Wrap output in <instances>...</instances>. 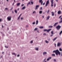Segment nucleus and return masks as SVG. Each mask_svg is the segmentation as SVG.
<instances>
[{
  "instance_id": "37998d69",
  "label": "nucleus",
  "mask_w": 62,
  "mask_h": 62,
  "mask_svg": "<svg viewBox=\"0 0 62 62\" xmlns=\"http://www.w3.org/2000/svg\"><path fill=\"white\" fill-rule=\"evenodd\" d=\"M23 19V17H21V20H22V19Z\"/></svg>"
},
{
  "instance_id": "49530a36",
  "label": "nucleus",
  "mask_w": 62,
  "mask_h": 62,
  "mask_svg": "<svg viewBox=\"0 0 62 62\" xmlns=\"http://www.w3.org/2000/svg\"><path fill=\"white\" fill-rule=\"evenodd\" d=\"M14 3L13 2V3L12 4V5L13 6H14Z\"/></svg>"
},
{
  "instance_id": "7c9ffc66",
  "label": "nucleus",
  "mask_w": 62,
  "mask_h": 62,
  "mask_svg": "<svg viewBox=\"0 0 62 62\" xmlns=\"http://www.w3.org/2000/svg\"><path fill=\"white\" fill-rule=\"evenodd\" d=\"M59 50L60 51H62V49L61 48H60Z\"/></svg>"
},
{
  "instance_id": "774afa93",
  "label": "nucleus",
  "mask_w": 62,
  "mask_h": 62,
  "mask_svg": "<svg viewBox=\"0 0 62 62\" xmlns=\"http://www.w3.org/2000/svg\"><path fill=\"white\" fill-rule=\"evenodd\" d=\"M14 2H16L15 0H14Z\"/></svg>"
},
{
  "instance_id": "a18cd8bd",
  "label": "nucleus",
  "mask_w": 62,
  "mask_h": 62,
  "mask_svg": "<svg viewBox=\"0 0 62 62\" xmlns=\"http://www.w3.org/2000/svg\"><path fill=\"white\" fill-rule=\"evenodd\" d=\"M61 17H62V16H60V17H59V18H61Z\"/></svg>"
},
{
  "instance_id": "c85d7f7f",
  "label": "nucleus",
  "mask_w": 62,
  "mask_h": 62,
  "mask_svg": "<svg viewBox=\"0 0 62 62\" xmlns=\"http://www.w3.org/2000/svg\"><path fill=\"white\" fill-rule=\"evenodd\" d=\"M53 4H54V3H51V6L52 7H53Z\"/></svg>"
},
{
  "instance_id": "5701e85b",
  "label": "nucleus",
  "mask_w": 62,
  "mask_h": 62,
  "mask_svg": "<svg viewBox=\"0 0 62 62\" xmlns=\"http://www.w3.org/2000/svg\"><path fill=\"white\" fill-rule=\"evenodd\" d=\"M62 23V20H61V21H60L59 22V23Z\"/></svg>"
},
{
  "instance_id": "393cba45",
  "label": "nucleus",
  "mask_w": 62,
  "mask_h": 62,
  "mask_svg": "<svg viewBox=\"0 0 62 62\" xmlns=\"http://www.w3.org/2000/svg\"><path fill=\"white\" fill-rule=\"evenodd\" d=\"M42 12L41 11H39V13L40 14H41L42 13Z\"/></svg>"
},
{
  "instance_id": "2eb2a0df",
  "label": "nucleus",
  "mask_w": 62,
  "mask_h": 62,
  "mask_svg": "<svg viewBox=\"0 0 62 62\" xmlns=\"http://www.w3.org/2000/svg\"><path fill=\"white\" fill-rule=\"evenodd\" d=\"M25 9V6L23 7L22 8V10L23 9Z\"/></svg>"
},
{
  "instance_id": "9b49d317",
  "label": "nucleus",
  "mask_w": 62,
  "mask_h": 62,
  "mask_svg": "<svg viewBox=\"0 0 62 62\" xmlns=\"http://www.w3.org/2000/svg\"><path fill=\"white\" fill-rule=\"evenodd\" d=\"M52 58V57H49L47 60V61H49L50 60V59H51Z\"/></svg>"
},
{
  "instance_id": "a878e982",
  "label": "nucleus",
  "mask_w": 62,
  "mask_h": 62,
  "mask_svg": "<svg viewBox=\"0 0 62 62\" xmlns=\"http://www.w3.org/2000/svg\"><path fill=\"white\" fill-rule=\"evenodd\" d=\"M35 49L36 50H39V48L38 47L36 48Z\"/></svg>"
},
{
  "instance_id": "5fc2aeb1",
  "label": "nucleus",
  "mask_w": 62,
  "mask_h": 62,
  "mask_svg": "<svg viewBox=\"0 0 62 62\" xmlns=\"http://www.w3.org/2000/svg\"><path fill=\"white\" fill-rule=\"evenodd\" d=\"M2 21V19H0V22H1Z\"/></svg>"
},
{
  "instance_id": "f8f14e48",
  "label": "nucleus",
  "mask_w": 62,
  "mask_h": 62,
  "mask_svg": "<svg viewBox=\"0 0 62 62\" xmlns=\"http://www.w3.org/2000/svg\"><path fill=\"white\" fill-rule=\"evenodd\" d=\"M50 17V16H48L46 17V20H49Z\"/></svg>"
},
{
  "instance_id": "a19ab883",
  "label": "nucleus",
  "mask_w": 62,
  "mask_h": 62,
  "mask_svg": "<svg viewBox=\"0 0 62 62\" xmlns=\"http://www.w3.org/2000/svg\"><path fill=\"white\" fill-rule=\"evenodd\" d=\"M45 2H44V3H43V5L44 6V5H45Z\"/></svg>"
},
{
  "instance_id": "ddd939ff",
  "label": "nucleus",
  "mask_w": 62,
  "mask_h": 62,
  "mask_svg": "<svg viewBox=\"0 0 62 62\" xmlns=\"http://www.w3.org/2000/svg\"><path fill=\"white\" fill-rule=\"evenodd\" d=\"M57 39V37H56L55 38H54L53 39V41H54V40H56V39Z\"/></svg>"
},
{
  "instance_id": "4be33fe9",
  "label": "nucleus",
  "mask_w": 62,
  "mask_h": 62,
  "mask_svg": "<svg viewBox=\"0 0 62 62\" xmlns=\"http://www.w3.org/2000/svg\"><path fill=\"white\" fill-rule=\"evenodd\" d=\"M38 23H39V21H38V20H37L36 22V24H38Z\"/></svg>"
},
{
  "instance_id": "e2e57ef3",
  "label": "nucleus",
  "mask_w": 62,
  "mask_h": 62,
  "mask_svg": "<svg viewBox=\"0 0 62 62\" xmlns=\"http://www.w3.org/2000/svg\"><path fill=\"white\" fill-rule=\"evenodd\" d=\"M12 13H13L14 12H13V11H12Z\"/></svg>"
},
{
  "instance_id": "0eeeda50",
  "label": "nucleus",
  "mask_w": 62,
  "mask_h": 62,
  "mask_svg": "<svg viewBox=\"0 0 62 62\" xmlns=\"http://www.w3.org/2000/svg\"><path fill=\"white\" fill-rule=\"evenodd\" d=\"M58 14H61V11L60 10L58 12Z\"/></svg>"
},
{
  "instance_id": "8fccbe9b",
  "label": "nucleus",
  "mask_w": 62,
  "mask_h": 62,
  "mask_svg": "<svg viewBox=\"0 0 62 62\" xmlns=\"http://www.w3.org/2000/svg\"><path fill=\"white\" fill-rule=\"evenodd\" d=\"M53 36V34H52L51 35L50 37H52V36Z\"/></svg>"
},
{
  "instance_id": "473e14b6",
  "label": "nucleus",
  "mask_w": 62,
  "mask_h": 62,
  "mask_svg": "<svg viewBox=\"0 0 62 62\" xmlns=\"http://www.w3.org/2000/svg\"><path fill=\"white\" fill-rule=\"evenodd\" d=\"M33 43V41H31V42H30V43Z\"/></svg>"
},
{
  "instance_id": "ea45409f",
  "label": "nucleus",
  "mask_w": 62,
  "mask_h": 62,
  "mask_svg": "<svg viewBox=\"0 0 62 62\" xmlns=\"http://www.w3.org/2000/svg\"><path fill=\"white\" fill-rule=\"evenodd\" d=\"M56 6V4H55L54 5V7H55Z\"/></svg>"
},
{
  "instance_id": "69168bd1",
  "label": "nucleus",
  "mask_w": 62,
  "mask_h": 62,
  "mask_svg": "<svg viewBox=\"0 0 62 62\" xmlns=\"http://www.w3.org/2000/svg\"><path fill=\"white\" fill-rule=\"evenodd\" d=\"M60 20H62V17L60 19Z\"/></svg>"
},
{
  "instance_id": "f3484780",
  "label": "nucleus",
  "mask_w": 62,
  "mask_h": 62,
  "mask_svg": "<svg viewBox=\"0 0 62 62\" xmlns=\"http://www.w3.org/2000/svg\"><path fill=\"white\" fill-rule=\"evenodd\" d=\"M21 15H22V14H21L20 15L19 17H18V20H19V19H20V17H21Z\"/></svg>"
},
{
  "instance_id": "864d4df0",
  "label": "nucleus",
  "mask_w": 62,
  "mask_h": 62,
  "mask_svg": "<svg viewBox=\"0 0 62 62\" xmlns=\"http://www.w3.org/2000/svg\"><path fill=\"white\" fill-rule=\"evenodd\" d=\"M54 61H56V60H55V59H54Z\"/></svg>"
},
{
  "instance_id": "6e6552de",
  "label": "nucleus",
  "mask_w": 62,
  "mask_h": 62,
  "mask_svg": "<svg viewBox=\"0 0 62 62\" xmlns=\"http://www.w3.org/2000/svg\"><path fill=\"white\" fill-rule=\"evenodd\" d=\"M58 23V22H57L55 23L54 25V27H55V26H56V25H57Z\"/></svg>"
},
{
  "instance_id": "b1692460",
  "label": "nucleus",
  "mask_w": 62,
  "mask_h": 62,
  "mask_svg": "<svg viewBox=\"0 0 62 62\" xmlns=\"http://www.w3.org/2000/svg\"><path fill=\"white\" fill-rule=\"evenodd\" d=\"M12 54H13V55H15V56H16V54H15V53H12Z\"/></svg>"
},
{
  "instance_id": "338daca9",
  "label": "nucleus",
  "mask_w": 62,
  "mask_h": 62,
  "mask_svg": "<svg viewBox=\"0 0 62 62\" xmlns=\"http://www.w3.org/2000/svg\"><path fill=\"white\" fill-rule=\"evenodd\" d=\"M37 32L38 33H39V30L37 31Z\"/></svg>"
},
{
  "instance_id": "603ef678",
  "label": "nucleus",
  "mask_w": 62,
  "mask_h": 62,
  "mask_svg": "<svg viewBox=\"0 0 62 62\" xmlns=\"http://www.w3.org/2000/svg\"><path fill=\"white\" fill-rule=\"evenodd\" d=\"M24 5V4H22L21 5V6L23 7V6Z\"/></svg>"
},
{
  "instance_id": "f257e3e1",
  "label": "nucleus",
  "mask_w": 62,
  "mask_h": 62,
  "mask_svg": "<svg viewBox=\"0 0 62 62\" xmlns=\"http://www.w3.org/2000/svg\"><path fill=\"white\" fill-rule=\"evenodd\" d=\"M53 53L55 52V54L56 55H58V54H59L60 55H61V53L59 51V50H56V51H53Z\"/></svg>"
},
{
  "instance_id": "6e6d98bb",
  "label": "nucleus",
  "mask_w": 62,
  "mask_h": 62,
  "mask_svg": "<svg viewBox=\"0 0 62 62\" xmlns=\"http://www.w3.org/2000/svg\"><path fill=\"white\" fill-rule=\"evenodd\" d=\"M5 47H6V48H8V46H5Z\"/></svg>"
},
{
  "instance_id": "7ed1b4c3",
  "label": "nucleus",
  "mask_w": 62,
  "mask_h": 62,
  "mask_svg": "<svg viewBox=\"0 0 62 62\" xmlns=\"http://www.w3.org/2000/svg\"><path fill=\"white\" fill-rule=\"evenodd\" d=\"M49 4V0H48L46 3V7H47V5H48Z\"/></svg>"
},
{
  "instance_id": "c9c22d12",
  "label": "nucleus",
  "mask_w": 62,
  "mask_h": 62,
  "mask_svg": "<svg viewBox=\"0 0 62 62\" xmlns=\"http://www.w3.org/2000/svg\"><path fill=\"white\" fill-rule=\"evenodd\" d=\"M45 41L46 42V43H48V42L47 41V40H46Z\"/></svg>"
},
{
  "instance_id": "2f4dec72",
  "label": "nucleus",
  "mask_w": 62,
  "mask_h": 62,
  "mask_svg": "<svg viewBox=\"0 0 62 62\" xmlns=\"http://www.w3.org/2000/svg\"><path fill=\"white\" fill-rule=\"evenodd\" d=\"M42 7H40V10H42Z\"/></svg>"
},
{
  "instance_id": "1a4fd4ad",
  "label": "nucleus",
  "mask_w": 62,
  "mask_h": 62,
  "mask_svg": "<svg viewBox=\"0 0 62 62\" xmlns=\"http://www.w3.org/2000/svg\"><path fill=\"white\" fill-rule=\"evenodd\" d=\"M51 13L52 14V16H54V12H52Z\"/></svg>"
},
{
  "instance_id": "4c0bfd02",
  "label": "nucleus",
  "mask_w": 62,
  "mask_h": 62,
  "mask_svg": "<svg viewBox=\"0 0 62 62\" xmlns=\"http://www.w3.org/2000/svg\"><path fill=\"white\" fill-rule=\"evenodd\" d=\"M47 30L46 29H44V31H47Z\"/></svg>"
},
{
  "instance_id": "20e7f679",
  "label": "nucleus",
  "mask_w": 62,
  "mask_h": 62,
  "mask_svg": "<svg viewBox=\"0 0 62 62\" xmlns=\"http://www.w3.org/2000/svg\"><path fill=\"white\" fill-rule=\"evenodd\" d=\"M7 19H8V21H9L11 20V16H8L7 18Z\"/></svg>"
},
{
  "instance_id": "cd10ccee",
  "label": "nucleus",
  "mask_w": 62,
  "mask_h": 62,
  "mask_svg": "<svg viewBox=\"0 0 62 62\" xmlns=\"http://www.w3.org/2000/svg\"><path fill=\"white\" fill-rule=\"evenodd\" d=\"M53 27V26H49V28H52Z\"/></svg>"
},
{
  "instance_id": "9d476101",
  "label": "nucleus",
  "mask_w": 62,
  "mask_h": 62,
  "mask_svg": "<svg viewBox=\"0 0 62 62\" xmlns=\"http://www.w3.org/2000/svg\"><path fill=\"white\" fill-rule=\"evenodd\" d=\"M60 45H61V44H60V43H58L57 45V46H60Z\"/></svg>"
},
{
  "instance_id": "13d9d810",
  "label": "nucleus",
  "mask_w": 62,
  "mask_h": 62,
  "mask_svg": "<svg viewBox=\"0 0 62 62\" xmlns=\"http://www.w3.org/2000/svg\"><path fill=\"white\" fill-rule=\"evenodd\" d=\"M2 28H4V26H3V25H2Z\"/></svg>"
},
{
  "instance_id": "dca6fc26",
  "label": "nucleus",
  "mask_w": 62,
  "mask_h": 62,
  "mask_svg": "<svg viewBox=\"0 0 62 62\" xmlns=\"http://www.w3.org/2000/svg\"><path fill=\"white\" fill-rule=\"evenodd\" d=\"M21 4L20 3H18L17 4V6H20V5Z\"/></svg>"
},
{
  "instance_id": "3c124183",
  "label": "nucleus",
  "mask_w": 62,
  "mask_h": 62,
  "mask_svg": "<svg viewBox=\"0 0 62 62\" xmlns=\"http://www.w3.org/2000/svg\"><path fill=\"white\" fill-rule=\"evenodd\" d=\"M13 9V8H12L11 9H10V10H12V9Z\"/></svg>"
},
{
  "instance_id": "39448f33",
  "label": "nucleus",
  "mask_w": 62,
  "mask_h": 62,
  "mask_svg": "<svg viewBox=\"0 0 62 62\" xmlns=\"http://www.w3.org/2000/svg\"><path fill=\"white\" fill-rule=\"evenodd\" d=\"M39 2L40 3H41V5H42V4L43 2L42 1V0H39Z\"/></svg>"
},
{
  "instance_id": "72a5a7b5",
  "label": "nucleus",
  "mask_w": 62,
  "mask_h": 62,
  "mask_svg": "<svg viewBox=\"0 0 62 62\" xmlns=\"http://www.w3.org/2000/svg\"><path fill=\"white\" fill-rule=\"evenodd\" d=\"M52 56H55V55L54 54H52Z\"/></svg>"
},
{
  "instance_id": "de8ad7c7",
  "label": "nucleus",
  "mask_w": 62,
  "mask_h": 62,
  "mask_svg": "<svg viewBox=\"0 0 62 62\" xmlns=\"http://www.w3.org/2000/svg\"><path fill=\"white\" fill-rule=\"evenodd\" d=\"M5 9H6V10H8V8H5Z\"/></svg>"
},
{
  "instance_id": "c03bdc74",
  "label": "nucleus",
  "mask_w": 62,
  "mask_h": 62,
  "mask_svg": "<svg viewBox=\"0 0 62 62\" xmlns=\"http://www.w3.org/2000/svg\"><path fill=\"white\" fill-rule=\"evenodd\" d=\"M28 4H30V5H31V4H30V2H29L28 3Z\"/></svg>"
},
{
  "instance_id": "4d7b16f0",
  "label": "nucleus",
  "mask_w": 62,
  "mask_h": 62,
  "mask_svg": "<svg viewBox=\"0 0 62 62\" xmlns=\"http://www.w3.org/2000/svg\"><path fill=\"white\" fill-rule=\"evenodd\" d=\"M43 18H44V16H42Z\"/></svg>"
},
{
  "instance_id": "79ce46f5",
  "label": "nucleus",
  "mask_w": 62,
  "mask_h": 62,
  "mask_svg": "<svg viewBox=\"0 0 62 62\" xmlns=\"http://www.w3.org/2000/svg\"><path fill=\"white\" fill-rule=\"evenodd\" d=\"M35 13H36V12H35V11H33V14H34Z\"/></svg>"
},
{
  "instance_id": "09e8293b",
  "label": "nucleus",
  "mask_w": 62,
  "mask_h": 62,
  "mask_svg": "<svg viewBox=\"0 0 62 62\" xmlns=\"http://www.w3.org/2000/svg\"><path fill=\"white\" fill-rule=\"evenodd\" d=\"M19 56H20V55H19V54L17 55V57H19Z\"/></svg>"
},
{
  "instance_id": "c756f323",
  "label": "nucleus",
  "mask_w": 62,
  "mask_h": 62,
  "mask_svg": "<svg viewBox=\"0 0 62 62\" xmlns=\"http://www.w3.org/2000/svg\"><path fill=\"white\" fill-rule=\"evenodd\" d=\"M38 30V28H36L35 29L34 31H36V30Z\"/></svg>"
},
{
  "instance_id": "052dcab7",
  "label": "nucleus",
  "mask_w": 62,
  "mask_h": 62,
  "mask_svg": "<svg viewBox=\"0 0 62 62\" xmlns=\"http://www.w3.org/2000/svg\"><path fill=\"white\" fill-rule=\"evenodd\" d=\"M43 35H46V33H44Z\"/></svg>"
},
{
  "instance_id": "bf43d9fd",
  "label": "nucleus",
  "mask_w": 62,
  "mask_h": 62,
  "mask_svg": "<svg viewBox=\"0 0 62 62\" xmlns=\"http://www.w3.org/2000/svg\"><path fill=\"white\" fill-rule=\"evenodd\" d=\"M2 54H4V52H2Z\"/></svg>"
},
{
  "instance_id": "6ab92c4d",
  "label": "nucleus",
  "mask_w": 62,
  "mask_h": 62,
  "mask_svg": "<svg viewBox=\"0 0 62 62\" xmlns=\"http://www.w3.org/2000/svg\"><path fill=\"white\" fill-rule=\"evenodd\" d=\"M15 12V13H17V11L16 10H14Z\"/></svg>"
},
{
  "instance_id": "423d86ee",
  "label": "nucleus",
  "mask_w": 62,
  "mask_h": 62,
  "mask_svg": "<svg viewBox=\"0 0 62 62\" xmlns=\"http://www.w3.org/2000/svg\"><path fill=\"white\" fill-rule=\"evenodd\" d=\"M39 7V5H37L36 6V7L35 8V9L36 10L37 9H38V8Z\"/></svg>"
},
{
  "instance_id": "f03ea898",
  "label": "nucleus",
  "mask_w": 62,
  "mask_h": 62,
  "mask_svg": "<svg viewBox=\"0 0 62 62\" xmlns=\"http://www.w3.org/2000/svg\"><path fill=\"white\" fill-rule=\"evenodd\" d=\"M61 26H60V25H58L56 27V28L57 30H59L61 28Z\"/></svg>"
},
{
  "instance_id": "0e129e2a",
  "label": "nucleus",
  "mask_w": 62,
  "mask_h": 62,
  "mask_svg": "<svg viewBox=\"0 0 62 62\" xmlns=\"http://www.w3.org/2000/svg\"><path fill=\"white\" fill-rule=\"evenodd\" d=\"M61 56H62V52Z\"/></svg>"
},
{
  "instance_id": "aec40b11",
  "label": "nucleus",
  "mask_w": 62,
  "mask_h": 62,
  "mask_svg": "<svg viewBox=\"0 0 62 62\" xmlns=\"http://www.w3.org/2000/svg\"><path fill=\"white\" fill-rule=\"evenodd\" d=\"M54 0H51V3H54Z\"/></svg>"
},
{
  "instance_id": "58836bf2",
  "label": "nucleus",
  "mask_w": 62,
  "mask_h": 62,
  "mask_svg": "<svg viewBox=\"0 0 62 62\" xmlns=\"http://www.w3.org/2000/svg\"><path fill=\"white\" fill-rule=\"evenodd\" d=\"M33 24H35V22H34L32 23Z\"/></svg>"
},
{
  "instance_id": "e433bc0d",
  "label": "nucleus",
  "mask_w": 62,
  "mask_h": 62,
  "mask_svg": "<svg viewBox=\"0 0 62 62\" xmlns=\"http://www.w3.org/2000/svg\"><path fill=\"white\" fill-rule=\"evenodd\" d=\"M51 33V34H54V33H53V31H52Z\"/></svg>"
},
{
  "instance_id": "680f3d73",
  "label": "nucleus",
  "mask_w": 62,
  "mask_h": 62,
  "mask_svg": "<svg viewBox=\"0 0 62 62\" xmlns=\"http://www.w3.org/2000/svg\"><path fill=\"white\" fill-rule=\"evenodd\" d=\"M56 2H58V0H56Z\"/></svg>"
},
{
  "instance_id": "412c9836",
  "label": "nucleus",
  "mask_w": 62,
  "mask_h": 62,
  "mask_svg": "<svg viewBox=\"0 0 62 62\" xmlns=\"http://www.w3.org/2000/svg\"><path fill=\"white\" fill-rule=\"evenodd\" d=\"M39 28H40V29H42V28H43V27H42V26H40L39 27Z\"/></svg>"
},
{
  "instance_id": "a211bd4d",
  "label": "nucleus",
  "mask_w": 62,
  "mask_h": 62,
  "mask_svg": "<svg viewBox=\"0 0 62 62\" xmlns=\"http://www.w3.org/2000/svg\"><path fill=\"white\" fill-rule=\"evenodd\" d=\"M46 54L47 52H44L43 53V54H44H44Z\"/></svg>"
},
{
  "instance_id": "bb28decb",
  "label": "nucleus",
  "mask_w": 62,
  "mask_h": 62,
  "mask_svg": "<svg viewBox=\"0 0 62 62\" xmlns=\"http://www.w3.org/2000/svg\"><path fill=\"white\" fill-rule=\"evenodd\" d=\"M31 5H33V4H34V2H33L31 1Z\"/></svg>"
},
{
  "instance_id": "4468645a",
  "label": "nucleus",
  "mask_w": 62,
  "mask_h": 62,
  "mask_svg": "<svg viewBox=\"0 0 62 62\" xmlns=\"http://www.w3.org/2000/svg\"><path fill=\"white\" fill-rule=\"evenodd\" d=\"M51 29H49L48 30H47V32H49V31H51Z\"/></svg>"
},
{
  "instance_id": "f704fd0d",
  "label": "nucleus",
  "mask_w": 62,
  "mask_h": 62,
  "mask_svg": "<svg viewBox=\"0 0 62 62\" xmlns=\"http://www.w3.org/2000/svg\"><path fill=\"white\" fill-rule=\"evenodd\" d=\"M50 11V10H48V11H47V13H49V12Z\"/></svg>"
}]
</instances>
